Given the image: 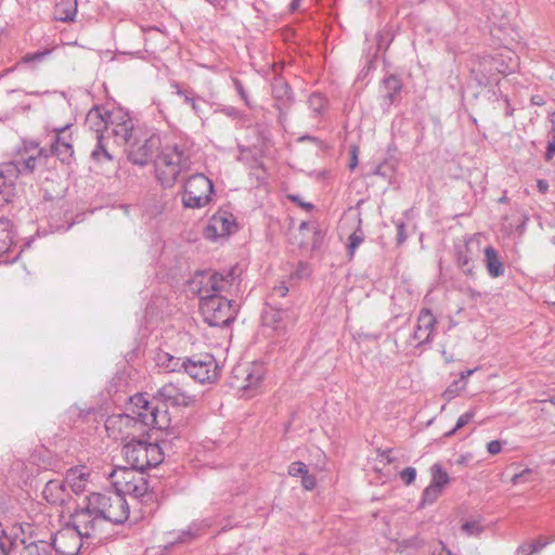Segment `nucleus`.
<instances>
[{
  "instance_id": "1",
  "label": "nucleus",
  "mask_w": 555,
  "mask_h": 555,
  "mask_svg": "<svg viewBox=\"0 0 555 555\" xmlns=\"http://www.w3.org/2000/svg\"><path fill=\"white\" fill-rule=\"evenodd\" d=\"M241 269L196 272L190 280V291L201 299V312L210 326H227L234 321L237 305L222 294L232 295L241 291Z\"/></svg>"
},
{
  "instance_id": "2",
  "label": "nucleus",
  "mask_w": 555,
  "mask_h": 555,
  "mask_svg": "<svg viewBox=\"0 0 555 555\" xmlns=\"http://www.w3.org/2000/svg\"><path fill=\"white\" fill-rule=\"evenodd\" d=\"M153 159L157 180L165 188H170L179 175L191 167V151L185 143L162 147L160 137L152 134L141 146V166Z\"/></svg>"
},
{
  "instance_id": "3",
  "label": "nucleus",
  "mask_w": 555,
  "mask_h": 555,
  "mask_svg": "<svg viewBox=\"0 0 555 555\" xmlns=\"http://www.w3.org/2000/svg\"><path fill=\"white\" fill-rule=\"evenodd\" d=\"M169 425V418L166 411H160L157 405L149 401L141 393V428L147 427L150 430H163ZM144 433L141 430V449H144L147 468L156 467L164 461V453L156 442H146Z\"/></svg>"
},
{
  "instance_id": "4",
  "label": "nucleus",
  "mask_w": 555,
  "mask_h": 555,
  "mask_svg": "<svg viewBox=\"0 0 555 555\" xmlns=\"http://www.w3.org/2000/svg\"><path fill=\"white\" fill-rule=\"evenodd\" d=\"M85 500L89 503L91 509L99 514L105 525H120L129 518L127 500L115 491L92 492Z\"/></svg>"
},
{
  "instance_id": "5",
  "label": "nucleus",
  "mask_w": 555,
  "mask_h": 555,
  "mask_svg": "<svg viewBox=\"0 0 555 555\" xmlns=\"http://www.w3.org/2000/svg\"><path fill=\"white\" fill-rule=\"evenodd\" d=\"M42 156L47 157L48 154L37 143L25 144L24 150L20 151L12 160L0 165L1 179L15 183L18 177L33 173L38 159Z\"/></svg>"
},
{
  "instance_id": "6",
  "label": "nucleus",
  "mask_w": 555,
  "mask_h": 555,
  "mask_svg": "<svg viewBox=\"0 0 555 555\" xmlns=\"http://www.w3.org/2000/svg\"><path fill=\"white\" fill-rule=\"evenodd\" d=\"M69 525L86 540L103 539L102 532L105 522L98 513L91 509L89 503L83 500V504L76 509L70 516Z\"/></svg>"
},
{
  "instance_id": "7",
  "label": "nucleus",
  "mask_w": 555,
  "mask_h": 555,
  "mask_svg": "<svg viewBox=\"0 0 555 555\" xmlns=\"http://www.w3.org/2000/svg\"><path fill=\"white\" fill-rule=\"evenodd\" d=\"M212 191V182L206 176L193 175L184 183L183 205L188 208H202L209 203Z\"/></svg>"
},
{
  "instance_id": "8",
  "label": "nucleus",
  "mask_w": 555,
  "mask_h": 555,
  "mask_svg": "<svg viewBox=\"0 0 555 555\" xmlns=\"http://www.w3.org/2000/svg\"><path fill=\"white\" fill-rule=\"evenodd\" d=\"M183 372L201 384L214 383L220 375V367L214 356L209 353L184 359Z\"/></svg>"
},
{
  "instance_id": "9",
  "label": "nucleus",
  "mask_w": 555,
  "mask_h": 555,
  "mask_svg": "<svg viewBox=\"0 0 555 555\" xmlns=\"http://www.w3.org/2000/svg\"><path fill=\"white\" fill-rule=\"evenodd\" d=\"M296 314L288 309H280L267 305L261 314L262 326L268 331L269 335H282L286 332L287 326L296 321Z\"/></svg>"
},
{
  "instance_id": "10",
  "label": "nucleus",
  "mask_w": 555,
  "mask_h": 555,
  "mask_svg": "<svg viewBox=\"0 0 555 555\" xmlns=\"http://www.w3.org/2000/svg\"><path fill=\"white\" fill-rule=\"evenodd\" d=\"M139 467L118 466L109 473V478L114 486L115 492L121 494L125 499L127 495L133 500L139 499V481L137 472Z\"/></svg>"
},
{
  "instance_id": "11",
  "label": "nucleus",
  "mask_w": 555,
  "mask_h": 555,
  "mask_svg": "<svg viewBox=\"0 0 555 555\" xmlns=\"http://www.w3.org/2000/svg\"><path fill=\"white\" fill-rule=\"evenodd\" d=\"M86 540L68 524L59 530L51 544V551L54 550L59 555H77Z\"/></svg>"
},
{
  "instance_id": "12",
  "label": "nucleus",
  "mask_w": 555,
  "mask_h": 555,
  "mask_svg": "<svg viewBox=\"0 0 555 555\" xmlns=\"http://www.w3.org/2000/svg\"><path fill=\"white\" fill-rule=\"evenodd\" d=\"M117 143L125 144L128 146L127 156L128 160L133 165H139V152L135 149L137 137L134 134V127L132 119L124 114L119 117V121L115 125L112 130Z\"/></svg>"
},
{
  "instance_id": "13",
  "label": "nucleus",
  "mask_w": 555,
  "mask_h": 555,
  "mask_svg": "<svg viewBox=\"0 0 555 555\" xmlns=\"http://www.w3.org/2000/svg\"><path fill=\"white\" fill-rule=\"evenodd\" d=\"M160 397L172 405L189 406L195 401L188 385L177 382H168L159 390Z\"/></svg>"
},
{
  "instance_id": "14",
  "label": "nucleus",
  "mask_w": 555,
  "mask_h": 555,
  "mask_svg": "<svg viewBox=\"0 0 555 555\" xmlns=\"http://www.w3.org/2000/svg\"><path fill=\"white\" fill-rule=\"evenodd\" d=\"M436 324L437 319L433 312L427 308H423L420 311L416 326L412 335L413 340H415L417 345L429 344L433 340Z\"/></svg>"
},
{
  "instance_id": "15",
  "label": "nucleus",
  "mask_w": 555,
  "mask_h": 555,
  "mask_svg": "<svg viewBox=\"0 0 555 555\" xmlns=\"http://www.w3.org/2000/svg\"><path fill=\"white\" fill-rule=\"evenodd\" d=\"M235 229V222L232 214L219 211L215 214L206 228V236L209 238L223 237L232 233Z\"/></svg>"
},
{
  "instance_id": "16",
  "label": "nucleus",
  "mask_w": 555,
  "mask_h": 555,
  "mask_svg": "<svg viewBox=\"0 0 555 555\" xmlns=\"http://www.w3.org/2000/svg\"><path fill=\"white\" fill-rule=\"evenodd\" d=\"M91 469L85 465L75 466L67 470L65 483L75 494H80L88 489V485L92 481Z\"/></svg>"
},
{
  "instance_id": "17",
  "label": "nucleus",
  "mask_w": 555,
  "mask_h": 555,
  "mask_svg": "<svg viewBox=\"0 0 555 555\" xmlns=\"http://www.w3.org/2000/svg\"><path fill=\"white\" fill-rule=\"evenodd\" d=\"M67 129L68 126L59 129L51 144V153L57 156L62 163H69L74 156V149L68 139L70 135L66 134Z\"/></svg>"
},
{
  "instance_id": "18",
  "label": "nucleus",
  "mask_w": 555,
  "mask_h": 555,
  "mask_svg": "<svg viewBox=\"0 0 555 555\" xmlns=\"http://www.w3.org/2000/svg\"><path fill=\"white\" fill-rule=\"evenodd\" d=\"M43 499L52 505H63L69 498L65 482L62 480H49L43 490Z\"/></svg>"
},
{
  "instance_id": "19",
  "label": "nucleus",
  "mask_w": 555,
  "mask_h": 555,
  "mask_svg": "<svg viewBox=\"0 0 555 555\" xmlns=\"http://www.w3.org/2000/svg\"><path fill=\"white\" fill-rule=\"evenodd\" d=\"M20 546L14 548L18 555H52L50 542L43 540L18 539Z\"/></svg>"
},
{
  "instance_id": "20",
  "label": "nucleus",
  "mask_w": 555,
  "mask_h": 555,
  "mask_svg": "<svg viewBox=\"0 0 555 555\" xmlns=\"http://www.w3.org/2000/svg\"><path fill=\"white\" fill-rule=\"evenodd\" d=\"M232 386L234 383L243 382L244 376H250L254 380H262L264 375V367L262 363H244L235 366L232 372Z\"/></svg>"
},
{
  "instance_id": "21",
  "label": "nucleus",
  "mask_w": 555,
  "mask_h": 555,
  "mask_svg": "<svg viewBox=\"0 0 555 555\" xmlns=\"http://www.w3.org/2000/svg\"><path fill=\"white\" fill-rule=\"evenodd\" d=\"M485 266L487 269L488 274L495 279L504 275L505 268L504 264L499 257L498 251L492 246H487L485 248Z\"/></svg>"
},
{
  "instance_id": "22",
  "label": "nucleus",
  "mask_w": 555,
  "mask_h": 555,
  "mask_svg": "<svg viewBox=\"0 0 555 555\" xmlns=\"http://www.w3.org/2000/svg\"><path fill=\"white\" fill-rule=\"evenodd\" d=\"M156 365L169 372H181L184 369V359L177 358L165 351H157L154 358Z\"/></svg>"
},
{
  "instance_id": "23",
  "label": "nucleus",
  "mask_w": 555,
  "mask_h": 555,
  "mask_svg": "<svg viewBox=\"0 0 555 555\" xmlns=\"http://www.w3.org/2000/svg\"><path fill=\"white\" fill-rule=\"evenodd\" d=\"M77 14L76 0H61L55 5L54 16L61 22H73Z\"/></svg>"
},
{
  "instance_id": "24",
  "label": "nucleus",
  "mask_w": 555,
  "mask_h": 555,
  "mask_svg": "<svg viewBox=\"0 0 555 555\" xmlns=\"http://www.w3.org/2000/svg\"><path fill=\"white\" fill-rule=\"evenodd\" d=\"M13 242V225L8 217L0 216V257L9 251Z\"/></svg>"
},
{
  "instance_id": "25",
  "label": "nucleus",
  "mask_w": 555,
  "mask_h": 555,
  "mask_svg": "<svg viewBox=\"0 0 555 555\" xmlns=\"http://www.w3.org/2000/svg\"><path fill=\"white\" fill-rule=\"evenodd\" d=\"M139 440L132 437L121 449V453L129 466L139 467Z\"/></svg>"
},
{
  "instance_id": "26",
  "label": "nucleus",
  "mask_w": 555,
  "mask_h": 555,
  "mask_svg": "<svg viewBox=\"0 0 555 555\" xmlns=\"http://www.w3.org/2000/svg\"><path fill=\"white\" fill-rule=\"evenodd\" d=\"M384 88L387 91L384 95V103L389 106L396 101L397 95L400 93V80L396 76H389L384 80Z\"/></svg>"
},
{
  "instance_id": "27",
  "label": "nucleus",
  "mask_w": 555,
  "mask_h": 555,
  "mask_svg": "<svg viewBox=\"0 0 555 555\" xmlns=\"http://www.w3.org/2000/svg\"><path fill=\"white\" fill-rule=\"evenodd\" d=\"M431 481L429 485L438 487L443 490V488L449 483L450 478L448 473L442 468L439 463H436L431 466Z\"/></svg>"
},
{
  "instance_id": "28",
  "label": "nucleus",
  "mask_w": 555,
  "mask_h": 555,
  "mask_svg": "<svg viewBox=\"0 0 555 555\" xmlns=\"http://www.w3.org/2000/svg\"><path fill=\"white\" fill-rule=\"evenodd\" d=\"M147 491V487L144 488ZM158 507L156 496L154 493H142L141 492V520L144 518V515H152Z\"/></svg>"
},
{
  "instance_id": "29",
  "label": "nucleus",
  "mask_w": 555,
  "mask_h": 555,
  "mask_svg": "<svg viewBox=\"0 0 555 555\" xmlns=\"http://www.w3.org/2000/svg\"><path fill=\"white\" fill-rule=\"evenodd\" d=\"M18 546V538H12L9 535L0 524V554L9 555L14 551V548H17Z\"/></svg>"
},
{
  "instance_id": "30",
  "label": "nucleus",
  "mask_w": 555,
  "mask_h": 555,
  "mask_svg": "<svg viewBox=\"0 0 555 555\" xmlns=\"http://www.w3.org/2000/svg\"><path fill=\"white\" fill-rule=\"evenodd\" d=\"M94 131L96 133L95 138L98 141V144H96V147L92 151L91 157L98 162H101L102 159H107V160L112 159L111 154L107 152V150L103 145V135L100 133L101 128H95Z\"/></svg>"
},
{
  "instance_id": "31",
  "label": "nucleus",
  "mask_w": 555,
  "mask_h": 555,
  "mask_svg": "<svg viewBox=\"0 0 555 555\" xmlns=\"http://www.w3.org/2000/svg\"><path fill=\"white\" fill-rule=\"evenodd\" d=\"M208 524L202 521V522H193L189 528L188 530L185 531H182L178 539L173 540L171 543L175 544V543H183V542H186L191 539H193L194 537H196L197 534H199V531L202 530L203 527H207Z\"/></svg>"
},
{
  "instance_id": "32",
  "label": "nucleus",
  "mask_w": 555,
  "mask_h": 555,
  "mask_svg": "<svg viewBox=\"0 0 555 555\" xmlns=\"http://www.w3.org/2000/svg\"><path fill=\"white\" fill-rule=\"evenodd\" d=\"M441 493L442 489L435 487L433 485H428L423 491L421 505L425 506L435 503L441 495Z\"/></svg>"
},
{
  "instance_id": "33",
  "label": "nucleus",
  "mask_w": 555,
  "mask_h": 555,
  "mask_svg": "<svg viewBox=\"0 0 555 555\" xmlns=\"http://www.w3.org/2000/svg\"><path fill=\"white\" fill-rule=\"evenodd\" d=\"M250 376H244L243 382L234 383V387L244 391L246 396H253V391L258 388L262 380H254Z\"/></svg>"
},
{
  "instance_id": "34",
  "label": "nucleus",
  "mask_w": 555,
  "mask_h": 555,
  "mask_svg": "<svg viewBox=\"0 0 555 555\" xmlns=\"http://www.w3.org/2000/svg\"><path fill=\"white\" fill-rule=\"evenodd\" d=\"M326 99L321 93H313L308 100L309 107L315 114H321L326 107Z\"/></svg>"
},
{
  "instance_id": "35",
  "label": "nucleus",
  "mask_w": 555,
  "mask_h": 555,
  "mask_svg": "<svg viewBox=\"0 0 555 555\" xmlns=\"http://www.w3.org/2000/svg\"><path fill=\"white\" fill-rule=\"evenodd\" d=\"M476 415V409H470L466 413L462 414L455 424V427L447 434V436L453 435L459 429L463 428L465 425H467Z\"/></svg>"
},
{
  "instance_id": "36",
  "label": "nucleus",
  "mask_w": 555,
  "mask_h": 555,
  "mask_svg": "<svg viewBox=\"0 0 555 555\" xmlns=\"http://www.w3.org/2000/svg\"><path fill=\"white\" fill-rule=\"evenodd\" d=\"M363 238H364V235H363V232L360 229L356 230L349 236L348 253H349L350 257H352L354 255L356 249L363 242Z\"/></svg>"
},
{
  "instance_id": "37",
  "label": "nucleus",
  "mask_w": 555,
  "mask_h": 555,
  "mask_svg": "<svg viewBox=\"0 0 555 555\" xmlns=\"http://www.w3.org/2000/svg\"><path fill=\"white\" fill-rule=\"evenodd\" d=\"M273 94L280 101H288L291 99V90L283 81L276 82L273 86Z\"/></svg>"
},
{
  "instance_id": "38",
  "label": "nucleus",
  "mask_w": 555,
  "mask_h": 555,
  "mask_svg": "<svg viewBox=\"0 0 555 555\" xmlns=\"http://www.w3.org/2000/svg\"><path fill=\"white\" fill-rule=\"evenodd\" d=\"M50 53H51V50H43V51H38V52H35V53H28V54L24 55L22 60H23L24 63L41 62Z\"/></svg>"
},
{
  "instance_id": "39",
  "label": "nucleus",
  "mask_w": 555,
  "mask_h": 555,
  "mask_svg": "<svg viewBox=\"0 0 555 555\" xmlns=\"http://www.w3.org/2000/svg\"><path fill=\"white\" fill-rule=\"evenodd\" d=\"M308 472L307 466L302 462H293L288 466V474L293 477L302 476Z\"/></svg>"
},
{
  "instance_id": "40",
  "label": "nucleus",
  "mask_w": 555,
  "mask_h": 555,
  "mask_svg": "<svg viewBox=\"0 0 555 555\" xmlns=\"http://www.w3.org/2000/svg\"><path fill=\"white\" fill-rule=\"evenodd\" d=\"M94 120H99L100 124H103L104 128H107V120L104 116H102L98 108L90 111L87 115V122L90 125V128H93L91 124Z\"/></svg>"
},
{
  "instance_id": "41",
  "label": "nucleus",
  "mask_w": 555,
  "mask_h": 555,
  "mask_svg": "<svg viewBox=\"0 0 555 555\" xmlns=\"http://www.w3.org/2000/svg\"><path fill=\"white\" fill-rule=\"evenodd\" d=\"M400 478L405 485H411L416 478V469L413 467H406L400 473Z\"/></svg>"
},
{
  "instance_id": "42",
  "label": "nucleus",
  "mask_w": 555,
  "mask_h": 555,
  "mask_svg": "<svg viewBox=\"0 0 555 555\" xmlns=\"http://www.w3.org/2000/svg\"><path fill=\"white\" fill-rule=\"evenodd\" d=\"M532 474V470L530 468H526L524 470H521L520 473H517L515 474L511 481L513 485H518V483H521V482H527L529 481V477L530 475Z\"/></svg>"
},
{
  "instance_id": "43",
  "label": "nucleus",
  "mask_w": 555,
  "mask_h": 555,
  "mask_svg": "<svg viewBox=\"0 0 555 555\" xmlns=\"http://www.w3.org/2000/svg\"><path fill=\"white\" fill-rule=\"evenodd\" d=\"M457 263L466 274L472 273L473 266L470 264V258L467 255L461 253L457 257Z\"/></svg>"
},
{
  "instance_id": "44",
  "label": "nucleus",
  "mask_w": 555,
  "mask_h": 555,
  "mask_svg": "<svg viewBox=\"0 0 555 555\" xmlns=\"http://www.w3.org/2000/svg\"><path fill=\"white\" fill-rule=\"evenodd\" d=\"M459 383L460 382H454L452 385H450L443 392V398L447 400V401H450L452 400L453 398H455L460 390H461V387H459Z\"/></svg>"
},
{
  "instance_id": "45",
  "label": "nucleus",
  "mask_w": 555,
  "mask_h": 555,
  "mask_svg": "<svg viewBox=\"0 0 555 555\" xmlns=\"http://www.w3.org/2000/svg\"><path fill=\"white\" fill-rule=\"evenodd\" d=\"M535 553L537 548H534V545L530 543V541L522 543L516 550V555H531Z\"/></svg>"
},
{
  "instance_id": "46",
  "label": "nucleus",
  "mask_w": 555,
  "mask_h": 555,
  "mask_svg": "<svg viewBox=\"0 0 555 555\" xmlns=\"http://www.w3.org/2000/svg\"><path fill=\"white\" fill-rule=\"evenodd\" d=\"M178 95L182 96L185 103L193 102L194 92L192 90H183L178 83H172Z\"/></svg>"
},
{
  "instance_id": "47",
  "label": "nucleus",
  "mask_w": 555,
  "mask_h": 555,
  "mask_svg": "<svg viewBox=\"0 0 555 555\" xmlns=\"http://www.w3.org/2000/svg\"><path fill=\"white\" fill-rule=\"evenodd\" d=\"M462 528L469 535L478 534L481 531V527L475 521H467Z\"/></svg>"
},
{
  "instance_id": "48",
  "label": "nucleus",
  "mask_w": 555,
  "mask_h": 555,
  "mask_svg": "<svg viewBox=\"0 0 555 555\" xmlns=\"http://www.w3.org/2000/svg\"><path fill=\"white\" fill-rule=\"evenodd\" d=\"M315 478L308 472L301 476V485L306 490H312L315 487Z\"/></svg>"
},
{
  "instance_id": "49",
  "label": "nucleus",
  "mask_w": 555,
  "mask_h": 555,
  "mask_svg": "<svg viewBox=\"0 0 555 555\" xmlns=\"http://www.w3.org/2000/svg\"><path fill=\"white\" fill-rule=\"evenodd\" d=\"M431 555H453L450 550L446 547L442 542H438L430 548Z\"/></svg>"
},
{
  "instance_id": "50",
  "label": "nucleus",
  "mask_w": 555,
  "mask_h": 555,
  "mask_svg": "<svg viewBox=\"0 0 555 555\" xmlns=\"http://www.w3.org/2000/svg\"><path fill=\"white\" fill-rule=\"evenodd\" d=\"M118 421L120 423V427H131L137 424V420L128 414L118 415Z\"/></svg>"
},
{
  "instance_id": "51",
  "label": "nucleus",
  "mask_w": 555,
  "mask_h": 555,
  "mask_svg": "<svg viewBox=\"0 0 555 555\" xmlns=\"http://www.w3.org/2000/svg\"><path fill=\"white\" fill-rule=\"evenodd\" d=\"M487 450L491 455H496L502 450V442L499 440H492L487 444Z\"/></svg>"
},
{
  "instance_id": "52",
  "label": "nucleus",
  "mask_w": 555,
  "mask_h": 555,
  "mask_svg": "<svg viewBox=\"0 0 555 555\" xmlns=\"http://www.w3.org/2000/svg\"><path fill=\"white\" fill-rule=\"evenodd\" d=\"M288 293V287L284 282H282L280 285L275 286L272 291V296L276 297H285Z\"/></svg>"
},
{
  "instance_id": "53",
  "label": "nucleus",
  "mask_w": 555,
  "mask_h": 555,
  "mask_svg": "<svg viewBox=\"0 0 555 555\" xmlns=\"http://www.w3.org/2000/svg\"><path fill=\"white\" fill-rule=\"evenodd\" d=\"M357 152H358L357 146H352L351 151H350L351 158H350V163H349V168L351 170H353L358 166V154H357Z\"/></svg>"
},
{
  "instance_id": "54",
  "label": "nucleus",
  "mask_w": 555,
  "mask_h": 555,
  "mask_svg": "<svg viewBox=\"0 0 555 555\" xmlns=\"http://www.w3.org/2000/svg\"><path fill=\"white\" fill-rule=\"evenodd\" d=\"M530 543H532L534 545V548H537V553H538L541 550H543L550 543V541L547 539L540 538L538 540L530 541Z\"/></svg>"
},
{
  "instance_id": "55",
  "label": "nucleus",
  "mask_w": 555,
  "mask_h": 555,
  "mask_svg": "<svg viewBox=\"0 0 555 555\" xmlns=\"http://www.w3.org/2000/svg\"><path fill=\"white\" fill-rule=\"evenodd\" d=\"M397 238L399 244L403 243L406 240L403 223L397 224Z\"/></svg>"
},
{
  "instance_id": "56",
  "label": "nucleus",
  "mask_w": 555,
  "mask_h": 555,
  "mask_svg": "<svg viewBox=\"0 0 555 555\" xmlns=\"http://www.w3.org/2000/svg\"><path fill=\"white\" fill-rule=\"evenodd\" d=\"M555 155V140L548 142L547 150L545 153V157L547 160L552 159Z\"/></svg>"
},
{
  "instance_id": "57",
  "label": "nucleus",
  "mask_w": 555,
  "mask_h": 555,
  "mask_svg": "<svg viewBox=\"0 0 555 555\" xmlns=\"http://www.w3.org/2000/svg\"><path fill=\"white\" fill-rule=\"evenodd\" d=\"M235 87H236V90L240 93L241 98L245 101L246 104H248L247 95L243 89L242 83L238 80H235Z\"/></svg>"
},
{
  "instance_id": "58",
  "label": "nucleus",
  "mask_w": 555,
  "mask_h": 555,
  "mask_svg": "<svg viewBox=\"0 0 555 555\" xmlns=\"http://www.w3.org/2000/svg\"><path fill=\"white\" fill-rule=\"evenodd\" d=\"M537 186H538V190L541 192V193H545L547 190H548V183L547 181L545 180H538L537 182Z\"/></svg>"
},
{
  "instance_id": "59",
  "label": "nucleus",
  "mask_w": 555,
  "mask_h": 555,
  "mask_svg": "<svg viewBox=\"0 0 555 555\" xmlns=\"http://www.w3.org/2000/svg\"><path fill=\"white\" fill-rule=\"evenodd\" d=\"M475 372V370H467V371H464L461 373V380H465L467 379L473 373Z\"/></svg>"
},
{
  "instance_id": "60",
  "label": "nucleus",
  "mask_w": 555,
  "mask_h": 555,
  "mask_svg": "<svg viewBox=\"0 0 555 555\" xmlns=\"http://www.w3.org/2000/svg\"><path fill=\"white\" fill-rule=\"evenodd\" d=\"M189 103L191 104L192 109L194 111V113H195L196 115H199V108H198V105H197V103H196V99H195V96L193 98V102H189Z\"/></svg>"
},
{
  "instance_id": "61",
  "label": "nucleus",
  "mask_w": 555,
  "mask_h": 555,
  "mask_svg": "<svg viewBox=\"0 0 555 555\" xmlns=\"http://www.w3.org/2000/svg\"><path fill=\"white\" fill-rule=\"evenodd\" d=\"M301 0H293L289 4L291 11H295L299 8Z\"/></svg>"
},
{
  "instance_id": "62",
  "label": "nucleus",
  "mask_w": 555,
  "mask_h": 555,
  "mask_svg": "<svg viewBox=\"0 0 555 555\" xmlns=\"http://www.w3.org/2000/svg\"><path fill=\"white\" fill-rule=\"evenodd\" d=\"M131 208H133V207H132V206H130V205H122V206H120V209L124 211V214H125L126 216H128V215H129V211H130V209H131Z\"/></svg>"
},
{
  "instance_id": "63",
  "label": "nucleus",
  "mask_w": 555,
  "mask_h": 555,
  "mask_svg": "<svg viewBox=\"0 0 555 555\" xmlns=\"http://www.w3.org/2000/svg\"><path fill=\"white\" fill-rule=\"evenodd\" d=\"M130 401L135 403V401H139V393H134L130 397Z\"/></svg>"
},
{
  "instance_id": "64",
  "label": "nucleus",
  "mask_w": 555,
  "mask_h": 555,
  "mask_svg": "<svg viewBox=\"0 0 555 555\" xmlns=\"http://www.w3.org/2000/svg\"><path fill=\"white\" fill-rule=\"evenodd\" d=\"M532 101L537 105H540L542 103L540 100H538V98H533Z\"/></svg>"
}]
</instances>
